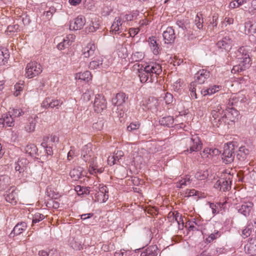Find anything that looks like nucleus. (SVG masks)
<instances>
[{"instance_id":"obj_1","label":"nucleus","mask_w":256,"mask_h":256,"mask_svg":"<svg viewBox=\"0 0 256 256\" xmlns=\"http://www.w3.org/2000/svg\"><path fill=\"white\" fill-rule=\"evenodd\" d=\"M138 71L141 82H158V76L160 74V65L158 64L152 63L146 66L142 65L140 68H138Z\"/></svg>"},{"instance_id":"obj_2","label":"nucleus","mask_w":256,"mask_h":256,"mask_svg":"<svg viewBox=\"0 0 256 256\" xmlns=\"http://www.w3.org/2000/svg\"><path fill=\"white\" fill-rule=\"evenodd\" d=\"M82 158L85 162L90 164L89 171L90 173H96V172H102V170L98 169L94 164L96 158L92 150L90 144L86 145L82 148Z\"/></svg>"},{"instance_id":"obj_3","label":"nucleus","mask_w":256,"mask_h":256,"mask_svg":"<svg viewBox=\"0 0 256 256\" xmlns=\"http://www.w3.org/2000/svg\"><path fill=\"white\" fill-rule=\"evenodd\" d=\"M252 50L248 46H242L235 52V57L240 64H244V68H250L252 63Z\"/></svg>"},{"instance_id":"obj_4","label":"nucleus","mask_w":256,"mask_h":256,"mask_svg":"<svg viewBox=\"0 0 256 256\" xmlns=\"http://www.w3.org/2000/svg\"><path fill=\"white\" fill-rule=\"evenodd\" d=\"M211 114L213 118L211 120L214 126L218 127L228 122L226 112L220 104L214 108L211 112Z\"/></svg>"},{"instance_id":"obj_5","label":"nucleus","mask_w":256,"mask_h":256,"mask_svg":"<svg viewBox=\"0 0 256 256\" xmlns=\"http://www.w3.org/2000/svg\"><path fill=\"white\" fill-rule=\"evenodd\" d=\"M42 70L41 64L36 62H30L26 68L25 76L31 78L40 74Z\"/></svg>"},{"instance_id":"obj_6","label":"nucleus","mask_w":256,"mask_h":256,"mask_svg":"<svg viewBox=\"0 0 256 256\" xmlns=\"http://www.w3.org/2000/svg\"><path fill=\"white\" fill-rule=\"evenodd\" d=\"M234 158V146L232 142L224 144L222 154V159L226 164L231 163Z\"/></svg>"},{"instance_id":"obj_7","label":"nucleus","mask_w":256,"mask_h":256,"mask_svg":"<svg viewBox=\"0 0 256 256\" xmlns=\"http://www.w3.org/2000/svg\"><path fill=\"white\" fill-rule=\"evenodd\" d=\"M109 65L110 62L108 60L102 57L94 58V59L90 62L89 68L90 70L98 68L106 69Z\"/></svg>"},{"instance_id":"obj_8","label":"nucleus","mask_w":256,"mask_h":256,"mask_svg":"<svg viewBox=\"0 0 256 256\" xmlns=\"http://www.w3.org/2000/svg\"><path fill=\"white\" fill-rule=\"evenodd\" d=\"M216 45L222 50L229 51L234 46L233 36L232 34L226 36L217 42Z\"/></svg>"},{"instance_id":"obj_9","label":"nucleus","mask_w":256,"mask_h":256,"mask_svg":"<svg viewBox=\"0 0 256 256\" xmlns=\"http://www.w3.org/2000/svg\"><path fill=\"white\" fill-rule=\"evenodd\" d=\"M187 146L189 147V150L191 153L193 152H196L201 148L202 143L199 138L196 136H192V138L186 140Z\"/></svg>"},{"instance_id":"obj_10","label":"nucleus","mask_w":256,"mask_h":256,"mask_svg":"<svg viewBox=\"0 0 256 256\" xmlns=\"http://www.w3.org/2000/svg\"><path fill=\"white\" fill-rule=\"evenodd\" d=\"M254 204L251 202H247L236 206V209L238 213L245 217L250 216L253 210Z\"/></svg>"},{"instance_id":"obj_11","label":"nucleus","mask_w":256,"mask_h":256,"mask_svg":"<svg viewBox=\"0 0 256 256\" xmlns=\"http://www.w3.org/2000/svg\"><path fill=\"white\" fill-rule=\"evenodd\" d=\"M94 110L97 112H100L106 108V102L104 96L101 94L96 95L94 102Z\"/></svg>"},{"instance_id":"obj_12","label":"nucleus","mask_w":256,"mask_h":256,"mask_svg":"<svg viewBox=\"0 0 256 256\" xmlns=\"http://www.w3.org/2000/svg\"><path fill=\"white\" fill-rule=\"evenodd\" d=\"M86 24V18L83 16H78L77 18L70 22V30H80Z\"/></svg>"},{"instance_id":"obj_13","label":"nucleus","mask_w":256,"mask_h":256,"mask_svg":"<svg viewBox=\"0 0 256 256\" xmlns=\"http://www.w3.org/2000/svg\"><path fill=\"white\" fill-rule=\"evenodd\" d=\"M244 249L246 253L250 256H256V237L249 238Z\"/></svg>"},{"instance_id":"obj_14","label":"nucleus","mask_w":256,"mask_h":256,"mask_svg":"<svg viewBox=\"0 0 256 256\" xmlns=\"http://www.w3.org/2000/svg\"><path fill=\"white\" fill-rule=\"evenodd\" d=\"M209 76L210 72L208 70L204 69L200 70L195 74L194 81L192 82H195V84H202Z\"/></svg>"},{"instance_id":"obj_15","label":"nucleus","mask_w":256,"mask_h":256,"mask_svg":"<svg viewBox=\"0 0 256 256\" xmlns=\"http://www.w3.org/2000/svg\"><path fill=\"white\" fill-rule=\"evenodd\" d=\"M128 100V96L124 92L118 93L116 96L112 98V103L115 106H122Z\"/></svg>"},{"instance_id":"obj_16","label":"nucleus","mask_w":256,"mask_h":256,"mask_svg":"<svg viewBox=\"0 0 256 256\" xmlns=\"http://www.w3.org/2000/svg\"><path fill=\"white\" fill-rule=\"evenodd\" d=\"M27 228V224L26 222H22L18 223L14 228L12 230L10 233L9 236L10 238H14L16 236L21 234L24 231L26 230Z\"/></svg>"},{"instance_id":"obj_17","label":"nucleus","mask_w":256,"mask_h":256,"mask_svg":"<svg viewBox=\"0 0 256 256\" xmlns=\"http://www.w3.org/2000/svg\"><path fill=\"white\" fill-rule=\"evenodd\" d=\"M164 40L165 44L172 42L175 38L174 30L170 27H168L162 34Z\"/></svg>"},{"instance_id":"obj_18","label":"nucleus","mask_w":256,"mask_h":256,"mask_svg":"<svg viewBox=\"0 0 256 256\" xmlns=\"http://www.w3.org/2000/svg\"><path fill=\"white\" fill-rule=\"evenodd\" d=\"M28 164L29 162L27 159L24 158H19L15 164V170L16 171H18L20 173H21L25 170H27Z\"/></svg>"},{"instance_id":"obj_19","label":"nucleus","mask_w":256,"mask_h":256,"mask_svg":"<svg viewBox=\"0 0 256 256\" xmlns=\"http://www.w3.org/2000/svg\"><path fill=\"white\" fill-rule=\"evenodd\" d=\"M38 117L34 116V117L29 118L27 122L24 126V130L28 132H32L35 130V128L36 123L38 122Z\"/></svg>"},{"instance_id":"obj_20","label":"nucleus","mask_w":256,"mask_h":256,"mask_svg":"<svg viewBox=\"0 0 256 256\" xmlns=\"http://www.w3.org/2000/svg\"><path fill=\"white\" fill-rule=\"evenodd\" d=\"M158 39L156 36H152L149 38L148 43L151 50L154 55H158L159 54V44L158 42Z\"/></svg>"},{"instance_id":"obj_21","label":"nucleus","mask_w":256,"mask_h":256,"mask_svg":"<svg viewBox=\"0 0 256 256\" xmlns=\"http://www.w3.org/2000/svg\"><path fill=\"white\" fill-rule=\"evenodd\" d=\"M96 50V46L94 44L89 43L82 50V55L88 58L93 56Z\"/></svg>"},{"instance_id":"obj_22","label":"nucleus","mask_w":256,"mask_h":256,"mask_svg":"<svg viewBox=\"0 0 256 256\" xmlns=\"http://www.w3.org/2000/svg\"><path fill=\"white\" fill-rule=\"evenodd\" d=\"M0 124H2L4 126H12L14 125V118L10 114H4L0 119Z\"/></svg>"},{"instance_id":"obj_23","label":"nucleus","mask_w":256,"mask_h":256,"mask_svg":"<svg viewBox=\"0 0 256 256\" xmlns=\"http://www.w3.org/2000/svg\"><path fill=\"white\" fill-rule=\"evenodd\" d=\"M83 168L80 166H78L72 169L70 172V177L74 180H78L84 176Z\"/></svg>"},{"instance_id":"obj_24","label":"nucleus","mask_w":256,"mask_h":256,"mask_svg":"<svg viewBox=\"0 0 256 256\" xmlns=\"http://www.w3.org/2000/svg\"><path fill=\"white\" fill-rule=\"evenodd\" d=\"M220 180L221 183L220 190L226 192L230 189L232 178L230 176L226 178H220Z\"/></svg>"},{"instance_id":"obj_25","label":"nucleus","mask_w":256,"mask_h":256,"mask_svg":"<svg viewBox=\"0 0 256 256\" xmlns=\"http://www.w3.org/2000/svg\"><path fill=\"white\" fill-rule=\"evenodd\" d=\"M158 250L156 245L150 246L141 253L140 256H156Z\"/></svg>"},{"instance_id":"obj_26","label":"nucleus","mask_w":256,"mask_h":256,"mask_svg":"<svg viewBox=\"0 0 256 256\" xmlns=\"http://www.w3.org/2000/svg\"><path fill=\"white\" fill-rule=\"evenodd\" d=\"M25 152L32 157L38 156V150L36 146L33 144H28L25 148Z\"/></svg>"},{"instance_id":"obj_27","label":"nucleus","mask_w":256,"mask_h":256,"mask_svg":"<svg viewBox=\"0 0 256 256\" xmlns=\"http://www.w3.org/2000/svg\"><path fill=\"white\" fill-rule=\"evenodd\" d=\"M249 150L245 146H240L236 154V158L240 162L244 161L248 154Z\"/></svg>"},{"instance_id":"obj_28","label":"nucleus","mask_w":256,"mask_h":256,"mask_svg":"<svg viewBox=\"0 0 256 256\" xmlns=\"http://www.w3.org/2000/svg\"><path fill=\"white\" fill-rule=\"evenodd\" d=\"M221 88V86L218 85H214L210 86L206 89H202L200 92L204 96L207 95H212L216 92H218Z\"/></svg>"},{"instance_id":"obj_29","label":"nucleus","mask_w":256,"mask_h":256,"mask_svg":"<svg viewBox=\"0 0 256 256\" xmlns=\"http://www.w3.org/2000/svg\"><path fill=\"white\" fill-rule=\"evenodd\" d=\"M10 57L8 50L0 48V65H4L7 62Z\"/></svg>"},{"instance_id":"obj_30","label":"nucleus","mask_w":256,"mask_h":256,"mask_svg":"<svg viewBox=\"0 0 256 256\" xmlns=\"http://www.w3.org/2000/svg\"><path fill=\"white\" fill-rule=\"evenodd\" d=\"M10 184V178L8 175L0 176V190H4Z\"/></svg>"},{"instance_id":"obj_31","label":"nucleus","mask_w":256,"mask_h":256,"mask_svg":"<svg viewBox=\"0 0 256 256\" xmlns=\"http://www.w3.org/2000/svg\"><path fill=\"white\" fill-rule=\"evenodd\" d=\"M4 196L6 201L12 204H16V202L18 195L14 190H12L11 192L7 191Z\"/></svg>"},{"instance_id":"obj_32","label":"nucleus","mask_w":256,"mask_h":256,"mask_svg":"<svg viewBox=\"0 0 256 256\" xmlns=\"http://www.w3.org/2000/svg\"><path fill=\"white\" fill-rule=\"evenodd\" d=\"M124 155L123 152L118 150L111 158L110 157L108 158V162L110 164H114L119 162Z\"/></svg>"},{"instance_id":"obj_33","label":"nucleus","mask_w":256,"mask_h":256,"mask_svg":"<svg viewBox=\"0 0 256 256\" xmlns=\"http://www.w3.org/2000/svg\"><path fill=\"white\" fill-rule=\"evenodd\" d=\"M187 224L191 230H198L200 228L202 222L200 220L194 218L192 221H188Z\"/></svg>"},{"instance_id":"obj_34","label":"nucleus","mask_w":256,"mask_h":256,"mask_svg":"<svg viewBox=\"0 0 256 256\" xmlns=\"http://www.w3.org/2000/svg\"><path fill=\"white\" fill-rule=\"evenodd\" d=\"M92 76L90 71L86 70L84 72H79L76 74V78L88 82L92 80Z\"/></svg>"},{"instance_id":"obj_35","label":"nucleus","mask_w":256,"mask_h":256,"mask_svg":"<svg viewBox=\"0 0 256 256\" xmlns=\"http://www.w3.org/2000/svg\"><path fill=\"white\" fill-rule=\"evenodd\" d=\"M49 138H50L48 136L44 138L43 142L41 144V146L45 149V151L48 156H52L53 154V152L52 148L48 146V143L50 142L48 141Z\"/></svg>"},{"instance_id":"obj_36","label":"nucleus","mask_w":256,"mask_h":256,"mask_svg":"<svg viewBox=\"0 0 256 256\" xmlns=\"http://www.w3.org/2000/svg\"><path fill=\"white\" fill-rule=\"evenodd\" d=\"M144 57V54L142 52H133L131 56V62L141 61Z\"/></svg>"},{"instance_id":"obj_37","label":"nucleus","mask_w":256,"mask_h":256,"mask_svg":"<svg viewBox=\"0 0 256 256\" xmlns=\"http://www.w3.org/2000/svg\"><path fill=\"white\" fill-rule=\"evenodd\" d=\"M190 176H186L184 178L179 180L176 183V186L178 188H183L184 186L190 184Z\"/></svg>"},{"instance_id":"obj_38","label":"nucleus","mask_w":256,"mask_h":256,"mask_svg":"<svg viewBox=\"0 0 256 256\" xmlns=\"http://www.w3.org/2000/svg\"><path fill=\"white\" fill-rule=\"evenodd\" d=\"M122 25V22L120 18H116L115 20L111 26V30L112 32H118L120 30V26Z\"/></svg>"},{"instance_id":"obj_39","label":"nucleus","mask_w":256,"mask_h":256,"mask_svg":"<svg viewBox=\"0 0 256 256\" xmlns=\"http://www.w3.org/2000/svg\"><path fill=\"white\" fill-rule=\"evenodd\" d=\"M172 218V220H174L178 225L182 224V226H183V219L182 215L180 214L179 213L176 212V214H174V213L171 214L170 212L168 214V218Z\"/></svg>"},{"instance_id":"obj_40","label":"nucleus","mask_w":256,"mask_h":256,"mask_svg":"<svg viewBox=\"0 0 256 256\" xmlns=\"http://www.w3.org/2000/svg\"><path fill=\"white\" fill-rule=\"evenodd\" d=\"M220 232L217 230H214V232L210 234L206 239V242L208 244L212 242L214 240L218 238L220 236Z\"/></svg>"},{"instance_id":"obj_41","label":"nucleus","mask_w":256,"mask_h":256,"mask_svg":"<svg viewBox=\"0 0 256 256\" xmlns=\"http://www.w3.org/2000/svg\"><path fill=\"white\" fill-rule=\"evenodd\" d=\"M174 122V118L172 116H165L162 118L161 120V126L170 127L172 126Z\"/></svg>"},{"instance_id":"obj_42","label":"nucleus","mask_w":256,"mask_h":256,"mask_svg":"<svg viewBox=\"0 0 256 256\" xmlns=\"http://www.w3.org/2000/svg\"><path fill=\"white\" fill-rule=\"evenodd\" d=\"M10 115L14 118H18L24 114V112L21 108H14L11 111L9 112Z\"/></svg>"},{"instance_id":"obj_43","label":"nucleus","mask_w":256,"mask_h":256,"mask_svg":"<svg viewBox=\"0 0 256 256\" xmlns=\"http://www.w3.org/2000/svg\"><path fill=\"white\" fill-rule=\"evenodd\" d=\"M95 197L96 201L102 203L106 202L108 200V195L98 192L96 194Z\"/></svg>"},{"instance_id":"obj_44","label":"nucleus","mask_w":256,"mask_h":256,"mask_svg":"<svg viewBox=\"0 0 256 256\" xmlns=\"http://www.w3.org/2000/svg\"><path fill=\"white\" fill-rule=\"evenodd\" d=\"M89 187H85V186H77L76 187L75 190L77 192L78 194H90V190Z\"/></svg>"},{"instance_id":"obj_45","label":"nucleus","mask_w":256,"mask_h":256,"mask_svg":"<svg viewBox=\"0 0 256 256\" xmlns=\"http://www.w3.org/2000/svg\"><path fill=\"white\" fill-rule=\"evenodd\" d=\"M63 104V101L60 100L58 99H50V108H56L58 109Z\"/></svg>"},{"instance_id":"obj_46","label":"nucleus","mask_w":256,"mask_h":256,"mask_svg":"<svg viewBox=\"0 0 256 256\" xmlns=\"http://www.w3.org/2000/svg\"><path fill=\"white\" fill-rule=\"evenodd\" d=\"M70 244L73 249L76 250H80L82 248V242L80 241L76 240L74 238H73L70 241Z\"/></svg>"},{"instance_id":"obj_47","label":"nucleus","mask_w":256,"mask_h":256,"mask_svg":"<svg viewBox=\"0 0 256 256\" xmlns=\"http://www.w3.org/2000/svg\"><path fill=\"white\" fill-rule=\"evenodd\" d=\"M210 207L212 209V214H216L218 212V208H222L224 204L221 203H217L216 204H214V203H209Z\"/></svg>"},{"instance_id":"obj_48","label":"nucleus","mask_w":256,"mask_h":256,"mask_svg":"<svg viewBox=\"0 0 256 256\" xmlns=\"http://www.w3.org/2000/svg\"><path fill=\"white\" fill-rule=\"evenodd\" d=\"M248 68H244V64H240L239 62L238 64L234 66L232 70V72L235 74L236 72H241Z\"/></svg>"},{"instance_id":"obj_49","label":"nucleus","mask_w":256,"mask_h":256,"mask_svg":"<svg viewBox=\"0 0 256 256\" xmlns=\"http://www.w3.org/2000/svg\"><path fill=\"white\" fill-rule=\"evenodd\" d=\"M56 8L54 6H52L49 8V10L44 12V14L46 16L47 20H50L54 13L56 12Z\"/></svg>"},{"instance_id":"obj_50","label":"nucleus","mask_w":256,"mask_h":256,"mask_svg":"<svg viewBox=\"0 0 256 256\" xmlns=\"http://www.w3.org/2000/svg\"><path fill=\"white\" fill-rule=\"evenodd\" d=\"M208 176L207 171H200L198 172L195 174V178L199 180H205Z\"/></svg>"},{"instance_id":"obj_51","label":"nucleus","mask_w":256,"mask_h":256,"mask_svg":"<svg viewBox=\"0 0 256 256\" xmlns=\"http://www.w3.org/2000/svg\"><path fill=\"white\" fill-rule=\"evenodd\" d=\"M94 94V92L92 90L88 89L83 94L82 98L86 102H88L90 99L91 96H93Z\"/></svg>"},{"instance_id":"obj_52","label":"nucleus","mask_w":256,"mask_h":256,"mask_svg":"<svg viewBox=\"0 0 256 256\" xmlns=\"http://www.w3.org/2000/svg\"><path fill=\"white\" fill-rule=\"evenodd\" d=\"M140 124L138 122H131L127 127L128 132H132L139 128Z\"/></svg>"},{"instance_id":"obj_53","label":"nucleus","mask_w":256,"mask_h":256,"mask_svg":"<svg viewBox=\"0 0 256 256\" xmlns=\"http://www.w3.org/2000/svg\"><path fill=\"white\" fill-rule=\"evenodd\" d=\"M75 36L73 34H68L66 38H64V41H66L65 45L66 46V48L70 46L72 42L74 41Z\"/></svg>"},{"instance_id":"obj_54","label":"nucleus","mask_w":256,"mask_h":256,"mask_svg":"<svg viewBox=\"0 0 256 256\" xmlns=\"http://www.w3.org/2000/svg\"><path fill=\"white\" fill-rule=\"evenodd\" d=\"M208 152L210 154V157L218 155L220 151L217 148H206L204 149V152Z\"/></svg>"},{"instance_id":"obj_55","label":"nucleus","mask_w":256,"mask_h":256,"mask_svg":"<svg viewBox=\"0 0 256 256\" xmlns=\"http://www.w3.org/2000/svg\"><path fill=\"white\" fill-rule=\"evenodd\" d=\"M196 85L195 84V82H191L189 86V90L190 92V96L192 98L195 99L197 98L196 88Z\"/></svg>"},{"instance_id":"obj_56","label":"nucleus","mask_w":256,"mask_h":256,"mask_svg":"<svg viewBox=\"0 0 256 256\" xmlns=\"http://www.w3.org/2000/svg\"><path fill=\"white\" fill-rule=\"evenodd\" d=\"M104 122L102 120H100L97 122L93 124L92 128L96 130H100L102 129Z\"/></svg>"},{"instance_id":"obj_57","label":"nucleus","mask_w":256,"mask_h":256,"mask_svg":"<svg viewBox=\"0 0 256 256\" xmlns=\"http://www.w3.org/2000/svg\"><path fill=\"white\" fill-rule=\"evenodd\" d=\"M188 24L187 20H178L176 22V24L180 28H182L183 30H187L188 28Z\"/></svg>"},{"instance_id":"obj_58","label":"nucleus","mask_w":256,"mask_h":256,"mask_svg":"<svg viewBox=\"0 0 256 256\" xmlns=\"http://www.w3.org/2000/svg\"><path fill=\"white\" fill-rule=\"evenodd\" d=\"M44 216L41 214L36 213L32 218V224H36L44 219Z\"/></svg>"},{"instance_id":"obj_59","label":"nucleus","mask_w":256,"mask_h":256,"mask_svg":"<svg viewBox=\"0 0 256 256\" xmlns=\"http://www.w3.org/2000/svg\"><path fill=\"white\" fill-rule=\"evenodd\" d=\"M195 24L196 25L198 28L200 30L203 27V18H200L198 14L196 15L194 20Z\"/></svg>"},{"instance_id":"obj_60","label":"nucleus","mask_w":256,"mask_h":256,"mask_svg":"<svg viewBox=\"0 0 256 256\" xmlns=\"http://www.w3.org/2000/svg\"><path fill=\"white\" fill-rule=\"evenodd\" d=\"M165 95L164 97V100L166 104H170L172 103L173 101V96L172 95L168 92L164 93Z\"/></svg>"},{"instance_id":"obj_61","label":"nucleus","mask_w":256,"mask_h":256,"mask_svg":"<svg viewBox=\"0 0 256 256\" xmlns=\"http://www.w3.org/2000/svg\"><path fill=\"white\" fill-rule=\"evenodd\" d=\"M51 98H46L42 102L41 106L44 108H50Z\"/></svg>"},{"instance_id":"obj_62","label":"nucleus","mask_w":256,"mask_h":256,"mask_svg":"<svg viewBox=\"0 0 256 256\" xmlns=\"http://www.w3.org/2000/svg\"><path fill=\"white\" fill-rule=\"evenodd\" d=\"M182 82L180 79L177 80L176 82L174 83L173 86L174 89L176 91L179 90L182 86Z\"/></svg>"},{"instance_id":"obj_63","label":"nucleus","mask_w":256,"mask_h":256,"mask_svg":"<svg viewBox=\"0 0 256 256\" xmlns=\"http://www.w3.org/2000/svg\"><path fill=\"white\" fill-rule=\"evenodd\" d=\"M252 232V229L250 228L246 227L242 231V236L245 238L249 236Z\"/></svg>"},{"instance_id":"obj_64","label":"nucleus","mask_w":256,"mask_h":256,"mask_svg":"<svg viewBox=\"0 0 256 256\" xmlns=\"http://www.w3.org/2000/svg\"><path fill=\"white\" fill-rule=\"evenodd\" d=\"M52 250L47 252L44 250H40L38 252V255L40 256H52Z\"/></svg>"}]
</instances>
